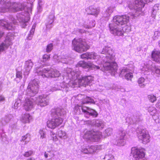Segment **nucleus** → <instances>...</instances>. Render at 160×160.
Here are the masks:
<instances>
[{"mask_svg": "<svg viewBox=\"0 0 160 160\" xmlns=\"http://www.w3.org/2000/svg\"><path fill=\"white\" fill-rule=\"evenodd\" d=\"M145 3L143 0H135L129 5L131 9H134L136 12H142V8L144 7Z\"/></svg>", "mask_w": 160, "mask_h": 160, "instance_id": "nucleus-4", "label": "nucleus"}, {"mask_svg": "<svg viewBox=\"0 0 160 160\" xmlns=\"http://www.w3.org/2000/svg\"><path fill=\"white\" fill-rule=\"evenodd\" d=\"M9 46L8 44L2 43L0 45V52L4 50L5 48H7Z\"/></svg>", "mask_w": 160, "mask_h": 160, "instance_id": "nucleus-22", "label": "nucleus"}, {"mask_svg": "<svg viewBox=\"0 0 160 160\" xmlns=\"http://www.w3.org/2000/svg\"><path fill=\"white\" fill-rule=\"evenodd\" d=\"M50 58V54H45L42 57V61L44 62L48 61Z\"/></svg>", "mask_w": 160, "mask_h": 160, "instance_id": "nucleus-25", "label": "nucleus"}, {"mask_svg": "<svg viewBox=\"0 0 160 160\" xmlns=\"http://www.w3.org/2000/svg\"><path fill=\"white\" fill-rule=\"evenodd\" d=\"M5 100L4 98L2 95H0V101H3Z\"/></svg>", "mask_w": 160, "mask_h": 160, "instance_id": "nucleus-40", "label": "nucleus"}, {"mask_svg": "<svg viewBox=\"0 0 160 160\" xmlns=\"http://www.w3.org/2000/svg\"><path fill=\"white\" fill-rule=\"evenodd\" d=\"M148 97L149 101L153 103L157 100L156 96L153 94L149 95Z\"/></svg>", "mask_w": 160, "mask_h": 160, "instance_id": "nucleus-23", "label": "nucleus"}, {"mask_svg": "<svg viewBox=\"0 0 160 160\" xmlns=\"http://www.w3.org/2000/svg\"><path fill=\"white\" fill-rule=\"evenodd\" d=\"M51 20V22L50 23H48L47 24L48 25V24H52V22H53V19H52Z\"/></svg>", "mask_w": 160, "mask_h": 160, "instance_id": "nucleus-44", "label": "nucleus"}, {"mask_svg": "<svg viewBox=\"0 0 160 160\" xmlns=\"http://www.w3.org/2000/svg\"><path fill=\"white\" fill-rule=\"evenodd\" d=\"M63 122V119L61 118H54L48 120L47 122V127L49 128L54 129L61 125Z\"/></svg>", "mask_w": 160, "mask_h": 160, "instance_id": "nucleus-3", "label": "nucleus"}, {"mask_svg": "<svg viewBox=\"0 0 160 160\" xmlns=\"http://www.w3.org/2000/svg\"><path fill=\"white\" fill-rule=\"evenodd\" d=\"M119 139L120 140H122L124 139V137L126 135V133L125 132L121 131L119 133Z\"/></svg>", "mask_w": 160, "mask_h": 160, "instance_id": "nucleus-31", "label": "nucleus"}, {"mask_svg": "<svg viewBox=\"0 0 160 160\" xmlns=\"http://www.w3.org/2000/svg\"><path fill=\"white\" fill-rule=\"evenodd\" d=\"M5 27H6V28H8V27H6V26H5Z\"/></svg>", "mask_w": 160, "mask_h": 160, "instance_id": "nucleus-47", "label": "nucleus"}, {"mask_svg": "<svg viewBox=\"0 0 160 160\" xmlns=\"http://www.w3.org/2000/svg\"><path fill=\"white\" fill-rule=\"evenodd\" d=\"M130 17L126 15H117L114 17L113 22L118 26L127 25L129 22Z\"/></svg>", "mask_w": 160, "mask_h": 160, "instance_id": "nucleus-2", "label": "nucleus"}, {"mask_svg": "<svg viewBox=\"0 0 160 160\" xmlns=\"http://www.w3.org/2000/svg\"><path fill=\"white\" fill-rule=\"evenodd\" d=\"M33 154V152L32 150H29L25 152L23 154L24 157H28L31 156Z\"/></svg>", "mask_w": 160, "mask_h": 160, "instance_id": "nucleus-26", "label": "nucleus"}, {"mask_svg": "<svg viewBox=\"0 0 160 160\" xmlns=\"http://www.w3.org/2000/svg\"><path fill=\"white\" fill-rule=\"evenodd\" d=\"M44 155L45 158H47L48 157V154L46 153V152H45Z\"/></svg>", "mask_w": 160, "mask_h": 160, "instance_id": "nucleus-42", "label": "nucleus"}, {"mask_svg": "<svg viewBox=\"0 0 160 160\" xmlns=\"http://www.w3.org/2000/svg\"><path fill=\"white\" fill-rule=\"evenodd\" d=\"M88 59H96L97 55L94 52H88Z\"/></svg>", "mask_w": 160, "mask_h": 160, "instance_id": "nucleus-21", "label": "nucleus"}, {"mask_svg": "<svg viewBox=\"0 0 160 160\" xmlns=\"http://www.w3.org/2000/svg\"><path fill=\"white\" fill-rule=\"evenodd\" d=\"M16 77L19 78L20 79H22V72L21 71H18L16 73Z\"/></svg>", "mask_w": 160, "mask_h": 160, "instance_id": "nucleus-32", "label": "nucleus"}, {"mask_svg": "<svg viewBox=\"0 0 160 160\" xmlns=\"http://www.w3.org/2000/svg\"><path fill=\"white\" fill-rule=\"evenodd\" d=\"M39 133L40 135V138L42 139L44 138L45 137V132L42 129L39 131Z\"/></svg>", "mask_w": 160, "mask_h": 160, "instance_id": "nucleus-30", "label": "nucleus"}, {"mask_svg": "<svg viewBox=\"0 0 160 160\" xmlns=\"http://www.w3.org/2000/svg\"><path fill=\"white\" fill-rule=\"evenodd\" d=\"M138 137L144 144H147L150 141V136L148 133L146 132L144 130H142L140 131Z\"/></svg>", "mask_w": 160, "mask_h": 160, "instance_id": "nucleus-8", "label": "nucleus"}, {"mask_svg": "<svg viewBox=\"0 0 160 160\" xmlns=\"http://www.w3.org/2000/svg\"><path fill=\"white\" fill-rule=\"evenodd\" d=\"M86 62L83 61H80L78 62V65L79 67L86 68Z\"/></svg>", "mask_w": 160, "mask_h": 160, "instance_id": "nucleus-27", "label": "nucleus"}, {"mask_svg": "<svg viewBox=\"0 0 160 160\" xmlns=\"http://www.w3.org/2000/svg\"><path fill=\"white\" fill-rule=\"evenodd\" d=\"M73 50L79 53L87 51L90 48V46L86 42L81 38H74L72 41Z\"/></svg>", "mask_w": 160, "mask_h": 160, "instance_id": "nucleus-1", "label": "nucleus"}, {"mask_svg": "<svg viewBox=\"0 0 160 160\" xmlns=\"http://www.w3.org/2000/svg\"><path fill=\"white\" fill-rule=\"evenodd\" d=\"M27 138V137L26 135L22 137V141H24L25 140L26 138Z\"/></svg>", "mask_w": 160, "mask_h": 160, "instance_id": "nucleus-41", "label": "nucleus"}, {"mask_svg": "<svg viewBox=\"0 0 160 160\" xmlns=\"http://www.w3.org/2000/svg\"><path fill=\"white\" fill-rule=\"evenodd\" d=\"M152 58L153 60L156 62H159L160 61V51H153L152 52Z\"/></svg>", "mask_w": 160, "mask_h": 160, "instance_id": "nucleus-15", "label": "nucleus"}, {"mask_svg": "<svg viewBox=\"0 0 160 160\" xmlns=\"http://www.w3.org/2000/svg\"><path fill=\"white\" fill-rule=\"evenodd\" d=\"M89 102L95 103L94 101L90 97H86L85 98L84 101L82 102V103L84 104L88 103Z\"/></svg>", "mask_w": 160, "mask_h": 160, "instance_id": "nucleus-20", "label": "nucleus"}, {"mask_svg": "<svg viewBox=\"0 0 160 160\" xmlns=\"http://www.w3.org/2000/svg\"><path fill=\"white\" fill-rule=\"evenodd\" d=\"M131 153L133 157L136 160H139L145 157V153L144 150L142 148L133 147L132 149Z\"/></svg>", "mask_w": 160, "mask_h": 160, "instance_id": "nucleus-6", "label": "nucleus"}, {"mask_svg": "<svg viewBox=\"0 0 160 160\" xmlns=\"http://www.w3.org/2000/svg\"><path fill=\"white\" fill-rule=\"evenodd\" d=\"M21 5L15 3L12 4V11L14 12H18L21 10Z\"/></svg>", "mask_w": 160, "mask_h": 160, "instance_id": "nucleus-19", "label": "nucleus"}, {"mask_svg": "<svg viewBox=\"0 0 160 160\" xmlns=\"http://www.w3.org/2000/svg\"><path fill=\"white\" fill-rule=\"evenodd\" d=\"M99 69H100V67L99 66L94 65L93 64L92 67V70H98Z\"/></svg>", "mask_w": 160, "mask_h": 160, "instance_id": "nucleus-37", "label": "nucleus"}, {"mask_svg": "<svg viewBox=\"0 0 160 160\" xmlns=\"http://www.w3.org/2000/svg\"><path fill=\"white\" fill-rule=\"evenodd\" d=\"M109 26L110 30L113 31L114 34L118 36L123 35V31L122 29L119 28L118 26H113L112 24H109Z\"/></svg>", "mask_w": 160, "mask_h": 160, "instance_id": "nucleus-11", "label": "nucleus"}, {"mask_svg": "<svg viewBox=\"0 0 160 160\" xmlns=\"http://www.w3.org/2000/svg\"><path fill=\"white\" fill-rule=\"evenodd\" d=\"M82 112L86 113H88V114L93 116L94 117H96L98 115V113L94 109L90 108L86 106H82Z\"/></svg>", "mask_w": 160, "mask_h": 160, "instance_id": "nucleus-10", "label": "nucleus"}, {"mask_svg": "<svg viewBox=\"0 0 160 160\" xmlns=\"http://www.w3.org/2000/svg\"><path fill=\"white\" fill-rule=\"evenodd\" d=\"M128 26V28L126 29L125 30V32H128L131 31V26L130 25Z\"/></svg>", "mask_w": 160, "mask_h": 160, "instance_id": "nucleus-39", "label": "nucleus"}, {"mask_svg": "<svg viewBox=\"0 0 160 160\" xmlns=\"http://www.w3.org/2000/svg\"><path fill=\"white\" fill-rule=\"evenodd\" d=\"M53 48V44L52 43H50L47 45L46 48V51L47 52H50L51 51Z\"/></svg>", "mask_w": 160, "mask_h": 160, "instance_id": "nucleus-24", "label": "nucleus"}, {"mask_svg": "<svg viewBox=\"0 0 160 160\" xmlns=\"http://www.w3.org/2000/svg\"><path fill=\"white\" fill-rule=\"evenodd\" d=\"M38 105L42 107L45 106L48 104L45 98L41 97L38 99Z\"/></svg>", "mask_w": 160, "mask_h": 160, "instance_id": "nucleus-18", "label": "nucleus"}, {"mask_svg": "<svg viewBox=\"0 0 160 160\" xmlns=\"http://www.w3.org/2000/svg\"><path fill=\"white\" fill-rule=\"evenodd\" d=\"M58 135L60 138L64 137L65 135V133L62 130L59 131L58 132Z\"/></svg>", "mask_w": 160, "mask_h": 160, "instance_id": "nucleus-35", "label": "nucleus"}, {"mask_svg": "<svg viewBox=\"0 0 160 160\" xmlns=\"http://www.w3.org/2000/svg\"><path fill=\"white\" fill-rule=\"evenodd\" d=\"M50 136L51 137V140L55 141H57L58 140V139L57 137L56 134L52 132H51Z\"/></svg>", "mask_w": 160, "mask_h": 160, "instance_id": "nucleus-29", "label": "nucleus"}, {"mask_svg": "<svg viewBox=\"0 0 160 160\" xmlns=\"http://www.w3.org/2000/svg\"><path fill=\"white\" fill-rule=\"evenodd\" d=\"M93 78L91 75L82 76L78 80V83L81 86L86 87L93 81Z\"/></svg>", "mask_w": 160, "mask_h": 160, "instance_id": "nucleus-7", "label": "nucleus"}, {"mask_svg": "<svg viewBox=\"0 0 160 160\" xmlns=\"http://www.w3.org/2000/svg\"><path fill=\"white\" fill-rule=\"evenodd\" d=\"M145 86V85L144 84H143L142 85V87H144Z\"/></svg>", "mask_w": 160, "mask_h": 160, "instance_id": "nucleus-45", "label": "nucleus"}, {"mask_svg": "<svg viewBox=\"0 0 160 160\" xmlns=\"http://www.w3.org/2000/svg\"><path fill=\"white\" fill-rule=\"evenodd\" d=\"M26 160H35V159L34 158H30Z\"/></svg>", "mask_w": 160, "mask_h": 160, "instance_id": "nucleus-43", "label": "nucleus"}, {"mask_svg": "<svg viewBox=\"0 0 160 160\" xmlns=\"http://www.w3.org/2000/svg\"><path fill=\"white\" fill-rule=\"evenodd\" d=\"M38 91V89L36 91H35V92H37Z\"/></svg>", "mask_w": 160, "mask_h": 160, "instance_id": "nucleus-46", "label": "nucleus"}, {"mask_svg": "<svg viewBox=\"0 0 160 160\" xmlns=\"http://www.w3.org/2000/svg\"><path fill=\"white\" fill-rule=\"evenodd\" d=\"M43 72L45 73L44 75L46 77L48 78L58 77L60 75L59 72L56 70L48 71L44 69L43 70Z\"/></svg>", "mask_w": 160, "mask_h": 160, "instance_id": "nucleus-9", "label": "nucleus"}, {"mask_svg": "<svg viewBox=\"0 0 160 160\" xmlns=\"http://www.w3.org/2000/svg\"><path fill=\"white\" fill-rule=\"evenodd\" d=\"M31 118L29 114L26 113L22 116L21 120L22 122L24 123H29L30 120Z\"/></svg>", "mask_w": 160, "mask_h": 160, "instance_id": "nucleus-16", "label": "nucleus"}, {"mask_svg": "<svg viewBox=\"0 0 160 160\" xmlns=\"http://www.w3.org/2000/svg\"><path fill=\"white\" fill-rule=\"evenodd\" d=\"M145 79L144 78L141 77L139 78L138 81V82L139 84H141L144 82Z\"/></svg>", "mask_w": 160, "mask_h": 160, "instance_id": "nucleus-36", "label": "nucleus"}, {"mask_svg": "<svg viewBox=\"0 0 160 160\" xmlns=\"http://www.w3.org/2000/svg\"><path fill=\"white\" fill-rule=\"evenodd\" d=\"M88 52H86L81 54L80 57L82 59H88Z\"/></svg>", "mask_w": 160, "mask_h": 160, "instance_id": "nucleus-33", "label": "nucleus"}, {"mask_svg": "<svg viewBox=\"0 0 160 160\" xmlns=\"http://www.w3.org/2000/svg\"><path fill=\"white\" fill-rule=\"evenodd\" d=\"M102 135V133L99 131L95 132L93 130L87 131L83 136V138L87 140L96 139L99 138Z\"/></svg>", "mask_w": 160, "mask_h": 160, "instance_id": "nucleus-5", "label": "nucleus"}, {"mask_svg": "<svg viewBox=\"0 0 160 160\" xmlns=\"http://www.w3.org/2000/svg\"><path fill=\"white\" fill-rule=\"evenodd\" d=\"M108 64L107 65L108 69L112 72H116L118 70V64L115 62H112L110 63H108Z\"/></svg>", "mask_w": 160, "mask_h": 160, "instance_id": "nucleus-14", "label": "nucleus"}, {"mask_svg": "<svg viewBox=\"0 0 160 160\" xmlns=\"http://www.w3.org/2000/svg\"><path fill=\"white\" fill-rule=\"evenodd\" d=\"M86 11L88 14L97 16L99 12V10L94 8L92 6H90L87 9Z\"/></svg>", "mask_w": 160, "mask_h": 160, "instance_id": "nucleus-13", "label": "nucleus"}, {"mask_svg": "<svg viewBox=\"0 0 160 160\" xmlns=\"http://www.w3.org/2000/svg\"><path fill=\"white\" fill-rule=\"evenodd\" d=\"M23 107L26 111L31 110L33 108V102L31 99L26 98L24 102Z\"/></svg>", "mask_w": 160, "mask_h": 160, "instance_id": "nucleus-12", "label": "nucleus"}, {"mask_svg": "<svg viewBox=\"0 0 160 160\" xmlns=\"http://www.w3.org/2000/svg\"><path fill=\"white\" fill-rule=\"evenodd\" d=\"M93 63L91 62H86V68H90L92 69V67Z\"/></svg>", "mask_w": 160, "mask_h": 160, "instance_id": "nucleus-34", "label": "nucleus"}, {"mask_svg": "<svg viewBox=\"0 0 160 160\" xmlns=\"http://www.w3.org/2000/svg\"><path fill=\"white\" fill-rule=\"evenodd\" d=\"M33 64L31 60L26 61L24 65V68L27 72H28L32 68Z\"/></svg>", "mask_w": 160, "mask_h": 160, "instance_id": "nucleus-17", "label": "nucleus"}, {"mask_svg": "<svg viewBox=\"0 0 160 160\" xmlns=\"http://www.w3.org/2000/svg\"><path fill=\"white\" fill-rule=\"evenodd\" d=\"M133 77V75L132 73H128L125 75V78L128 80H131Z\"/></svg>", "mask_w": 160, "mask_h": 160, "instance_id": "nucleus-28", "label": "nucleus"}, {"mask_svg": "<svg viewBox=\"0 0 160 160\" xmlns=\"http://www.w3.org/2000/svg\"><path fill=\"white\" fill-rule=\"evenodd\" d=\"M60 109L59 108H57L56 109H54V111L52 112V115H54L55 114H57V111H60Z\"/></svg>", "mask_w": 160, "mask_h": 160, "instance_id": "nucleus-38", "label": "nucleus"}]
</instances>
